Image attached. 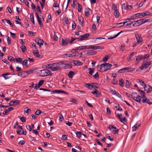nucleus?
<instances>
[{"instance_id":"nucleus-57","label":"nucleus","mask_w":152,"mask_h":152,"mask_svg":"<svg viewBox=\"0 0 152 152\" xmlns=\"http://www.w3.org/2000/svg\"><path fill=\"white\" fill-rule=\"evenodd\" d=\"M10 34L12 36V37L13 38H15L16 36L15 34V33H13L12 32H10Z\"/></svg>"},{"instance_id":"nucleus-2","label":"nucleus","mask_w":152,"mask_h":152,"mask_svg":"<svg viewBox=\"0 0 152 152\" xmlns=\"http://www.w3.org/2000/svg\"><path fill=\"white\" fill-rule=\"evenodd\" d=\"M134 70V69L130 67H126L124 68L121 69L118 71V72L120 73H124L127 71V72H129L132 71Z\"/></svg>"},{"instance_id":"nucleus-35","label":"nucleus","mask_w":152,"mask_h":152,"mask_svg":"<svg viewBox=\"0 0 152 152\" xmlns=\"http://www.w3.org/2000/svg\"><path fill=\"white\" fill-rule=\"evenodd\" d=\"M64 57H67V56H68L69 57H70L75 56H76V55H74L72 56V54H64Z\"/></svg>"},{"instance_id":"nucleus-45","label":"nucleus","mask_w":152,"mask_h":152,"mask_svg":"<svg viewBox=\"0 0 152 152\" xmlns=\"http://www.w3.org/2000/svg\"><path fill=\"white\" fill-rule=\"evenodd\" d=\"M6 37L7 38V42L8 45H10L11 44V41L10 39L8 36H6Z\"/></svg>"},{"instance_id":"nucleus-23","label":"nucleus","mask_w":152,"mask_h":152,"mask_svg":"<svg viewBox=\"0 0 152 152\" xmlns=\"http://www.w3.org/2000/svg\"><path fill=\"white\" fill-rule=\"evenodd\" d=\"M96 51L92 50H91L88 51L86 54L90 55H95L96 54Z\"/></svg>"},{"instance_id":"nucleus-18","label":"nucleus","mask_w":152,"mask_h":152,"mask_svg":"<svg viewBox=\"0 0 152 152\" xmlns=\"http://www.w3.org/2000/svg\"><path fill=\"white\" fill-rule=\"evenodd\" d=\"M56 64H57V65L56 64V66H55V68L57 69L56 71L60 70L59 68L63 66H62V64L61 62L59 63H56Z\"/></svg>"},{"instance_id":"nucleus-4","label":"nucleus","mask_w":152,"mask_h":152,"mask_svg":"<svg viewBox=\"0 0 152 152\" xmlns=\"http://www.w3.org/2000/svg\"><path fill=\"white\" fill-rule=\"evenodd\" d=\"M89 36V34H86L80 36L77 39L78 41H82L87 38Z\"/></svg>"},{"instance_id":"nucleus-28","label":"nucleus","mask_w":152,"mask_h":152,"mask_svg":"<svg viewBox=\"0 0 152 152\" xmlns=\"http://www.w3.org/2000/svg\"><path fill=\"white\" fill-rule=\"evenodd\" d=\"M78 20L80 22L81 25H83V18L80 17H78Z\"/></svg>"},{"instance_id":"nucleus-9","label":"nucleus","mask_w":152,"mask_h":152,"mask_svg":"<svg viewBox=\"0 0 152 152\" xmlns=\"http://www.w3.org/2000/svg\"><path fill=\"white\" fill-rule=\"evenodd\" d=\"M136 94L137 93L135 92H133L132 95V96L134 100L136 101L137 102H139V103H140L141 102V99H138V98H137V97H135V94Z\"/></svg>"},{"instance_id":"nucleus-53","label":"nucleus","mask_w":152,"mask_h":152,"mask_svg":"<svg viewBox=\"0 0 152 152\" xmlns=\"http://www.w3.org/2000/svg\"><path fill=\"white\" fill-rule=\"evenodd\" d=\"M138 81L137 82L140 83V84L142 86L144 84L145 85V82L143 81H142L141 80H140V79H138Z\"/></svg>"},{"instance_id":"nucleus-58","label":"nucleus","mask_w":152,"mask_h":152,"mask_svg":"<svg viewBox=\"0 0 152 152\" xmlns=\"http://www.w3.org/2000/svg\"><path fill=\"white\" fill-rule=\"evenodd\" d=\"M93 76L95 78H98L99 77V75L97 72L95 75H93Z\"/></svg>"},{"instance_id":"nucleus-12","label":"nucleus","mask_w":152,"mask_h":152,"mask_svg":"<svg viewBox=\"0 0 152 152\" xmlns=\"http://www.w3.org/2000/svg\"><path fill=\"white\" fill-rule=\"evenodd\" d=\"M141 19H140L136 21H134L135 23L133 24V26H139L140 25L142 24V23L141 21Z\"/></svg>"},{"instance_id":"nucleus-48","label":"nucleus","mask_w":152,"mask_h":152,"mask_svg":"<svg viewBox=\"0 0 152 152\" xmlns=\"http://www.w3.org/2000/svg\"><path fill=\"white\" fill-rule=\"evenodd\" d=\"M8 59L9 60L12 61H14L15 60V59L14 58V57L12 56H10L8 57Z\"/></svg>"},{"instance_id":"nucleus-43","label":"nucleus","mask_w":152,"mask_h":152,"mask_svg":"<svg viewBox=\"0 0 152 152\" xmlns=\"http://www.w3.org/2000/svg\"><path fill=\"white\" fill-rule=\"evenodd\" d=\"M59 120L61 121H63L64 120V118L62 114L61 113H60L59 114Z\"/></svg>"},{"instance_id":"nucleus-3","label":"nucleus","mask_w":152,"mask_h":152,"mask_svg":"<svg viewBox=\"0 0 152 152\" xmlns=\"http://www.w3.org/2000/svg\"><path fill=\"white\" fill-rule=\"evenodd\" d=\"M109 127L108 128L110 129H113V132L114 134H118V133L119 132L118 129L116 127L114 126L113 125H109Z\"/></svg>"},{"instance_id":"nucleus-32","label":"nucleus","mask_w":152,"mask_h":152,"mask_svg":"<svg viewBox=\"0 0 152 152\" xmlns=\"http://www.w3.org/2000/svg\"><path fill=\"white\" fill-rule=\"evenodd\" d=\"M74 75V72L72 71H69L68 73V76L70 78H72Z\"/></svg>"},{"instance_id":"nucleus-7","label":"nucleus","mask_w":152,"mask_h":152,"mask_svg":"<svg viewBox=\"0 0 152 152\" xmlns=\"http://www.w3.org/2000/svg\"><path fill=\"white\" fill-rule=\"evenodd\" d=\"M104 47L103 46H93L90 45L87 48V49H92L93 50H96L99 49H103Z\"/></svg>"},{"instance_id":"nucleus-17","label":"nucleus","mask_w":152,"mask_h":152,"mask_svg":"<svg viewBox=\"0 0 152 152\" xmlns=\"http://www.w3.org/2000/svg\"><path fill=\"white\" fill-rule=\"evenodd\" d=\"M35 15L36 16V17L37 20V21L38 22L40 26L42 25V23L41 22V19L39 17L38 14L37 12L35 13Z\"/></svg>"},{"instance_id":"nucleus-49","label":"nucleus","mask_w":152,"mask_h":152,"mask_svg":"<svg viewBox=\"0 0 152 152\" xmlns=\"http://www.w3.org/2000/svg\"><path fill=\"white\" fill-rule=\"evenodd\" d=\"M108 58L109 56H105V57L103 58L102 61L104 62L107 61Z\"/></svg>"},{"instance_id":"nucleus-61","label":"nucleus","mask_w":152,"mask_h":152,"mask_svg":"<svg viewBox=\"0 0 152 152\" xmlns=\"http://www.w3.org/2000/svg\"><path fill=\"white\" fill-rule=\"evenodd\" d=\"M63 139L64 140H67V137L66 135L65 134H63L62 136Z\"/></svg>"},{"instance_id":"nucleus-47","label":"nucleus","mask_w":152,"mask_h":152,"mask_svg":"<svg viewBox=\"0 0 152 152\" xmlns=\"http://www.w3.org/2000/svg\"><path fill=\"white\" fill-rule=\"evenodd\" d=\"M41 113V111L40 110H37L35 112V114L37 115H39Z\"/></svg>"},{"instance_id":"nucleus-20","label":"nucleus","mask_w":152,"mask_h":152,"mask_svg":"<svg viewBox=\"0 0 152 152\" xmlns=\"http://www.w3.org/2000/svg\"><path fill=\"white\" fill-rule=\"evenodd\" d=\"M105 64L106 69H104V71L110 69L112 66V65L109 63H105Z\"/></svg>"},{"instance_id":"nucleus-33","label":"nucleus","mask_w":152,"mask_h":152,"mask_svg":"<svg viewBox=\"0 0 152 152\" xmlns=\"http://www.w3.org/2000/svg\"><path fill=\"white\" fill-rule=\"evenodd\" d=\"M89 73L90 75H92L94 72V69L89 68L88 69Z\"/></svg>"},{"instance_id":"nucleus-51","label":"nucleus","mask_w":152,"mask_h":152,"mask_svg":"<svg viewBox=\"0 0 152 152\" xmlns=\"http://www.w3.org/2000/svg\"><path fill=\"white\" fill-rule=\"evenodd\" d=\"M20 48L23 52H24L26 51V47L25 46L22 45V46L20 47Z\"/></svg>"},{"instance_id":"nucleus-22","label":"nucleus","mask_w":152,"mask_h":152,"mask_svg":"<svg viewBox=\"0 0 152 152\" xmlns=\"http://www.w3.org/2000/svg\"><path fill=\"white\" fill-rule=\"evenodd\" d=\"M140 123H137L135 124L132 127V131H136V129L140 126Z\"/></svg>"},{"instance_id":"nucleus-56","label":"nucleus","mask_w":152,"mask_h":152,"mask_svg":"<svg viewBox=\"0 0 152 152\" xmlns=\"http://www.w3.org/2000/svg\"><path fill=\"white\" fill-rule=\"evenodd\" d=\"M9 75V73H7L5 74H4L2 75L4 77L5 79H7L9 78L8 77L5 76V75Z\"/></svg>"},{"instance_id":"nucleus-50","label":"nucleus","mask_w":152,"mask_h":152,"mask_svg":"<svg viewBox=\"0 0 152 152\" xmlns=\"http://www.w3.org/2000/svg\"><path fill=\"white\" fill-rule=\"evenodd\" d=\"M129 22H130V23H128L126 24V27L127 28H128L129 27L131 24L133 23H134V22H131L130 21H129Z\"/></svg>"},{"instance_id":"nucleus-14","label":"nucleus","mask_w":152,"mask_h":152,"mask_svg":"<svg viewBox=\"0 0 152 152\" xmlns=\"http://www.w3.org/2000/svg\"><path fill=\"white\" fill-rule=\"evenodd\" d=\"M62 64V66H63L61 67H63L64 68H69L72 67L70 64H65L63 62H61Z\"/></svg>"},{"instance_id":"nucleus-60","label":"nucleus","mask_w":152,"mask_h":152,"mask_svg":"<svg viewBox=\"0 0 152 152\" xmlns=\"http://www.w3.org/2000/svg\"><path fill=\"white\" fill-rule=\"evenodd\" d=\"M25 143V141L24 140H21L19 142V144H20L21 145H24Z\"/></svg>"},{"instance_id":"nucleus-39","label":"nucleus","mask_w":152,"mask_h":152,"mask_svg":"<svg viewBox=\"0 0 152 152\" xmlns=\"http://www.w3.org/2000/svg\"><path fill=\"white\" fill-rule=\"evenodd\" d=\"M124 82L122 79H120L119 80L120 85L122 87L124 86Z\"/></svg>"},{"instance_id":"nucleus-42","label":"nucleus","mask_w":152,"mask_h":152,"mask_svg":"<svg viewBox=\"0 0 152 152\" xmlns=\"http://www.w3.org/2000/svg\"><path fill=\"white\" fill-rule=\"evenodd\" d=\"M112 9L114 11L117 10L118 9L117 5L115 4H112Z\"/></svg>"},{"instance_id":"nucleus-26","label":"nucleus","mask_w":152,"mask_h":152,"mask_svg":"<svg viewBox=\"0 0 152 152\" xmlns=\"http://www.w3.org/2000/svg\"><path fill=\"white\" fill-rule=\"evenodd\" d=\"M114 15L116 18H118L119 16V12L118 10L114 11Z\"/></svg>"},{"instance_id":"nucleus-30","label":"nucleus","mask_w":152,"mask_h":152,"mask_svg":"<svg viewBox=\"0 0 152 152\" xmlns=\"http://www.w3.org/2000/svg\"><path fill=\"white\" fill-rule=\"evenodd\" d=\"M90 10V9L89 8H88V9H86L85 11V15L86 16L88 17L89 15V11Z\"/></svg>"},{"instance_id":"nucleus-1","label":"nucleus","mask_w":152,"mask_h":152,"mask_svg":"<svg viewBox=\"0 0 152 152\" xmlns=\"http://www.w3.org/2000/svg\"><path fill=\"white\" fill-rule=\"evenodd\" d=\"M40 76L42 77H45L51 75L52 74L50 70L47 69H44L40 71Z\"/></svg>"},{"instance_id":"nucleus-24","label":"nucleus","mask_w":152,"mask_h":152,"mask_svg":"<svg viewBox=\"0 0 152 152\" xmlns=\"http://www.w3.org/2000/svg\"><path fill=\"white\" fill-rule=\"evenodd\" d=\"M73 62H74L75 65H81L82 64V63L79 61H73Z\"/></svg>"},{"instance_id":"nucleus-44","label":"nucleus","mask_w":152,"mask_h":152,"mask_svg":"<svg viewBox=\"0 0 152 152\" xmlns=\"http://www.w3.org/2000/svg\"><path fill=\"white\" fill-rule=\"evenodd\" d=\"M16 62L18 63H21L22 61V59L21 58H18L15 59Z\"/></svg>"},{"instance_id":"nucleus-6","label":"nucleus","mask_w":152,"mask_h":152,"mask_svg":"<svg viewBox=\"0 0 152 152\" xmlns=\"http://www.w3.org/2000/svg\"><path fill=\"white\" fill-rule=\"evenodd\" d=\"M135 37L137 39V43L140 44L142 42L143 39L140 34H135Z\"/></svg>"},{"instance_id":"nucleus-54","label":"nucleus","mask_w":152,"mask_h":152,"mask_svg":"<svg viewBox=\"0 0 152 152\" xmlns=\"http://www.w3.org/2000/svg\"><path fill=\"white\" fill-rule=\"evenodd\" d=\"M19 118H20V119L21 120L22 122H25L26 121V118L24 117H20L19 116Z\"/></svg>"},{"instance_id":"nucleus-34","label":"nucleus","mask_w":152,"mask_h":152,"mask_svg":"<svg viewBox=\"0 0 152 152\" xmlns=\"http://www.w3.org/2000/svg\"><path fill=\"white\" fill-rule=\"evenodd\" d=\"M131 85V83L129 82L128 80H126V86L128 88H129Z\"/></svg>"},{"instance_id":"nucleus-40","label":"nucleus","mask_w":152,"mask_h":152,"mask_svg":"<svg viewBox=\"0 0 152 152\" xmlns=\"http://www.w3.org/2000/svg\"><path fill=\"white\" fill-rule=\"evenodd\" d=\"M5 20L6 22L7 23H8L11 27H12L13 26V24L10 22V20H9L5 19Z\"/></svg>"},{"instance_id":"nucleus-37","label":"nucleus","mask_w":152,"mask_h":152,"mask_svg":"<svg viewBox=\"0 0 152 152\" xmlns=\"http://www.w3.org/2000/svg\"><path fill=\"white\" fill-rule=\"evenodd\" d=\"M77 5L78 7V11L79 12H81L82 10V6L81 5L79 4L78 3H77Z\"/></svg>"},{"instance_id":"nucleus-21","label":"nucleus","mask_w":152,"mask_h":152,"mask_svg":"<svg viewBox=\"0 0 152 152\" xmlns=\"http://www.w3.org/2000/svg\"><path fill=\"white\" fill-rule=\"evenodd\" d=\"M93 84H94V83H87L86 84V86L88 88L91 89L93 88Z\"/></svg>"},{"instance_id":"nucleus-19","label":"nucleus","mask_w":152,"mask_h":152,"mask_svg":"<svg viewBox=\"0 0 152 152\" xmlns=\"http://www.w3.org/2000/svg\"><path fill=\"white\" fill-rule=\"evenodd\" d=\"M13 108L12 107H9L7 109H5L3 112V115H6L7 113L13 110Z\"/></svg>"},{"instance_id":"nucleus-5","label":"nucleus","mask_w":152,"mask_h":152,"mask_svg":"<svg viewBox=\"0 0 152 152\" xmlns=\"http://www.w3.org/2000/svg\"><path fill=\"white\" fill-rule=\"evenodd\" d=\"M151 64V62L145 61L144 64H142L141 66L140 67V69L141 70H143L144 69H147L149 65Z\"/></svg>"},{"instance_id":"nucleus-25","label":"nucleus","mask_w":152,"mask_h":152,"mask_svg":"<svg viewBox=\"0 0 152 152\" xmlns=\"http://www.w3.org/2000/svg\"><path fill=\"white\" fill-rule=\"evenodd\" d=\"M77 49L79 50H81L84 49H86L87 48V46H82L76 47Z\"/></svg>"},{"instance_id":"nucleus-8","label":"nucleus","mask_w":152,"mask_h":152,"mask_svg":"<svg viewBox=\"0 0 152 152\" xmlns=\"http://www.w3.org/2000/svg\"><path fill=\"white\" fill-rule=\"evenodd\" d=\"M145 90L146 91L147 93H149L152 90V88L151 86L149 85L148 86H147L146 84L144 85Z\"/></svg>"},{"instance_id":"nucleus-59","label":"nucleus","mask_w":152,"mask_h":152,"mask_svg":"<svg viewBox=\"0 0 152 152\" xmlns=\"http://www.w3.org/2000/svg\"><path fill=\"white\" fill-rule=\"evenodd\" d=\"M26 128L27 129L29 130L30 131H31L32 129V128H31V126L30 125H28L26 126Z\"/></svg>"},{"instance_id":"nucleus-11","label":"nucleus","mask_w":152,"mask_h":152,"mask_svg":"<svg viewBox=\"0 0 152 152\" xmlns=\"http://www.w3.org/2000/svg\"><path fill=\"white\" fill-rule=\"evenodd\" d=\"M35 41L38 44L40 45H42L44 43V41L42 40L39 38H37L35 40Z\"/></svg>"},{"instance_id":"nucleus-46","label":"nucleus","mask_w":152,"mask_h":152,"mask_svg":"<svg viewBox=\"0 0 152 152\" xmlns=\"http://www.w3.org/2000/svg\"><path fill=\"white\" fill-rule=\"evenodd\" d=\"M28 60H24L22 62V64L24 66H27V64H28L27 63Z\"/></svg>"},{"instance_id":"nucleus-13","label":"nucleus","mask_w":152,"mask_h":152,"mask_svg":"<svg viewBox=\"0 0 152 152\" xmlns=\"http://www.w3.org/2000/svg\"><path fill=\"white\" fill-rule=\"evenodd\" d=\"M19 128L17 131V133L19 134H22L23 133V130L20 126H18Z\"/></svg>"},{"instance_id":"nucleus-63","label":"nucleus","mask_w":152,"mask_h":152,"mask_svg":"<svg viewBox=\"0 0 152 152\" xmlns=\"http://www.w3.org/2000/svg\"><path fill=\"white\" fill-rule=\"evenodd\" d=\"M70 101L74 103H75L76 104H77V103L76 102V100L72 98L71 99Z\"/></svg>"},{"instance_id":"nucleus-16","label":"nucleus","mask_w":152,"mask_h":152,"mask_svg":"<svg viewBox=\"0 0 152 152\" xmlns=\"http://www.w3.org/2000/svg\"><path fill=\"white\" fill-rule=\"evenodd\" d=\"M111 92L112 93L115 95L117 96L118 97H119V98H122V96H121L115 90L113 91V90H111Z\"/></svg>"},{"instance_id":"nucleus-27","label":"nucleus","mask_w":152,"mask_h":152,"mask_svg":"<svg viewBox=\"0 0 152 152\" xmlns=\"http://www.w3.org/2000/svg\"><path fill=\"white\" fill-rule=\"evenodd\" d=\"M53 93H56L58 94L63 93L64 92V91L56 90L53 91Z\"/></svg>"},{"instance_id":"nucleus-41","label":"nucleus","mask_w":152,"mask_h":152,"mask_svg":"<svg viewBox=\"0 0 152 152\" xmlns=\"http://www.w3.org/2000/svg\"><path fill=\"white\" fill-rule=\"evenodd\" d=\"M128 22V21H125V22H123V23H117L116 24V26H118V25H119V24H121H121H123L122 25H121L120 26L118 27H121L122 26H123L126 23H127Z\"/></svg>"},{"instance_id":"nucleus-15","label":"nucleus","mask_w":152,"mask_h":152,"mask_svg":"<svg viewBox=\"0 0 152 152\" xmlns=\"http://www.w3.org/2000/svg\"><path fill=\"white\" fill-rule=\"evenodd\" d=\"M117 116H118L119 119H120L122 123H124V122L125 121V117H124V118H123V117H122L121 114H119V113L118 114Z\"/></svg>"},{"instance_id":"nucleus-62","label":"nucleus","mask_w":152,"mask_h":152,"mask_svg":"<svg viewBox=\"0 0 152 152\" xmlns=\"http://www.w3.org/2000/svg\"><path fill=\"white\" fill-rule=\"evenodd\" d=\"M31 7L32 8L33 10H34L36 8L35 5L32 2H31Z\"/></svg>"},{"instance_id":"nucleus-31","label":"nucleus","mask_w":152,"mask_h":152,"mask_svg":"<svg viewBox=\"0 0 152 152\" xmlns=\"http://www.w3.org/2000/svg\"><path fill=\"white\" fill-rule=\"evenodd\" d=\"M77 137L78 138H80L82 134L80 132H76Z\"/></svg>"},{"instance_id":"nucleus-55","label":"nucleus","mask_w":152,"mask_h":152,"mask_svg":"<svg viewBox=\"0 0 152 152\" xmlns=\"http://www.w3.org/2000/svg\"><path fill=\"white\" fill-rule=\"evenodd\" d=\"M123 32V31H121L119 32L117 34L115 35L114 37L110 38V39H113L114 38H115L117 37H118L121 33H122Z\"/></svg>"},{"instance_id":"nucleus-10","label":"nucleus","mask_w":152,"mask_h":152,"mask_svg":"<svg viewBox=\"0 0 152 152\" xmlns=\"http://www.w3.org/2000/svg\"><path fill=\"white\" fill-rule=\"evenodd\" d=\"M56 63H53L49 64L48 66L52 71H56L57 70V69L55 67V66H56Z\"/></svg>"},{"instance_id":"nucleus-36","label":"nucleus","mask_w":152,"mask_h":152,"mask_svg":"<svg viewBox=\"0 0 152 152\" xmlns=\"http://www.w3.org/2000/svg\"><path fill=\"white\" fill-rule=\"evenodd\" d=\"M122 7L123 8H124V10L126 9L129 6V5H128L127 4L124 3L122 4Z\"/></svg>"},{"instance_id":"nucleus-64","label":"nucleus","mask_w":152,"mask_h":152,"mask_svg":"<svg viewBox=\"0 0 152 152\" xmlns=\"http://www.w3.org/2000/svg\"><path fill=\"white\" fill-rule=\"evenodd\" d=\"M28 32L29 33V35L31 36V37H33L34 36V33L31 31H28Z\"/></svg>"},{"instance_id":"nucleus-38","label":"nucleus","mask_w":152,"mask_h":152,"mask_svg":"<svg viewBox=\"0 0 152 152\" xmlns=\"http://www.w3.org/2000/svg\"><path fill=\"white\" fill-rule=\"evenodd\" d=\"M105 63H103L102 64L100 65V69L101 70L102 68H103L104 69H106V65H105Z\"/></svg>"},{"instance_id":"nucleus-29","label":"nucleus","mask_w":152,"mask_h":152,"mask_svg":"<svg viewBox=\"0 0 152 152\" xmlns=\"http://www.w3.org/2000/svg\"><path fill=\"white\" fill-rule=\"evenodd\" d=\"M143 58L142 55H138L137 57L136 58V61L137 62H138L140 61Z\"/></svg>"},{"instance_id":"nucleus-52","label":"nucleus","mask_w":152,"mask_h":152,"mask_svg":"<svg viewBox=\"0 0 152 152\" xmlns=\"http://www.w3.org/2000/svg\"><path fill=\"white\" fill-rule=\"evenodd\" d=\"M27 75H28L32 73L33 71L31 70H29L28 71H26L24 72Z\"/></svg>"}]
</instances>
